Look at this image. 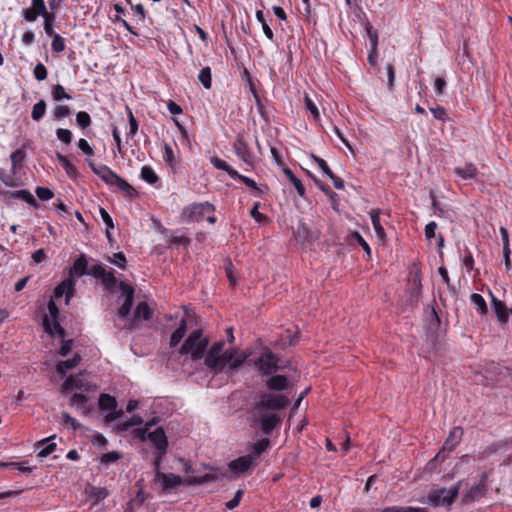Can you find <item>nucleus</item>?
<instances>
[{
    "label": "nucleus",
    "instance_id": "79ce46f5",
    "mask_svg": "<svg viewBox=\"0 0 512 512\" xmlns=\"http://www.w3.org/2000/svg\"><path fill=\"white\" fill-rule=\"evenodd\" d=\"M71 114V110L67 105H57L53 109V120L60 121Z\"/></svg>",
    "mask_w": 512,
    "mask_h": 512
},
{
    "label": "nucleus",
    "instance_id": "864d4df0",
    "mask_svg": "<svg viewBox=\"0 0 512 512\" xmlns=\"http://www.w3.org/2000/svg\"><path fill=\"white\" fill-rule=\"evenodd\" d=\"M365 29H366V32H367V36H368V38L370 40V44L375 49L376 47H378V34H377V31L373 29V26L369 22L366 23Z\"/></svg>",
    "mask_w": 512,
    "mask_h": 512
},
{
    "label": "nucleus",
    "instance_id": "09e8293b",
    "mask_svg": "<svg viewBox=\"0 0 512 512\" xmlns=\"http://www.w3.org/2000/svg\"><path fill=\"white\" fill-rule=\"evenodd\" d=\"M122 458V455L117 451H111L101 456L100 461L102 464L108 465L115 463Z\"/></svg>",
    "mask_w": 512,
    "mask_h": 512
},
{
    "label": "nucleus",
    "instance_id": "6e6552de",
    "mask_svg": "<svg viewBox=\"0 0 512 512\" xmlns=\"http://www.w3.org/2000/svg\"><path fill=\"white\" fill-rule=\"evenodd\" d=\"M264 384L268 393L282 394L281 392L291 389L293 384L287 376L282 374H272L265 381Z\"/></svg>",
    "mask_w": 512,
    "mask_h": 512
},
{
    "label": "nucleus",
    "instance_id": "ddd939ff",
    "mask_svg": "<svg viewBox=\"0 0 512 512\" xmlns=\"http://www.w3.org/2000/svg\"><path fill=\"white\" fill-rule=\"evenodd\" d=\"M147 438L154 444L159 452H162V454L167 453L168 440L162 427H158L153 432H149Z\"/></svg>",
    "mask_w": 512,
    "mask_h": 512
},
{
    "label": "nucleus",
    "instance_id": "c756f323",
    "mask_svg": "<svg viewBox=\"0 0 512 512\" xmlns=\"http://www.w3.org/2000/svg\"><path fill=\"white\" fill-rule=\"evenodd\" d=\"M283 173L287 176L289 181L293 184L300 197L305 198L306 190L302 182L294 175L292 170L288 167L283 168Z\"/></svg>",
    "mask_w": 512,
    "mask_h": 512
},
{
    "label": "nucleus",
    "instance_id": "7c9ffc66",
    "mask_svg": "<svg viewBox=\"0 0 512 512\" xmlns=\"http://www.w3.org/2000/svg\"><path fill=\"white\" fill-rule=\"evenodd\" d=\"M56 158L69 177H76L77 168L73 163L70 162V160L65 155L57 152Z\"/></svg>",
    "mask_w": 512,
    "mask_h": 512
},
{
    "label": "nucleus",
    "instance_id": "f8f14e48",
    "mask_svg": "<svg viewBox=\"0 0 512 512\" xmlns=\"http://www.w3.org/2000/svg\"><path fill=\"white\" fill-rule=\"evenodd\" d=\"M224 341H217L215 342L209 351L207 352V355L205 357V365L212 369L219 366V360L222 355L223 347H224Z\"/></svg>",
    "mask_w": 512,
    "mask_h": 512
},
{
    "label": "nucleus",
    "instance_id": "0e129e2a",
    "mask_svg": "<svg viewBox=\"0 0 512 512\" xmlns=\"http://www.w3.org/2000/svg\"><path fill=\"white\" fill-rule=\"evenodd\" d=\"M105 272L106 270L101 264H96L93 265L90 269H88L87 275L100 279Z\"/></svg>",
    "mask_w": 512,
    "mask_h": 512
},
{
    "label": "nucleus",
    "instance_id": "393cba45",
    "mask_svg": "<svg viewBox=\"0 0 512 512\" xmlns=\"http://www.w3.org/2000/svg\"><path fill=\"white\" fill-rule=\"evenodd\" d=\"M7 195L10 198L21 199V200L27 202L28 204L32 205L35 208L39 207V204L36 201V199L34 198V196L30 193V191H28L26 189L10 191V192H7Z\"/></svg>",
    "mask_w": 512,
    "mask_h": 512
},
{
    "label": "nucleus",
    "instance_id": "4d7b16f0",
    "mask_svg": "<svg viewBox=\"0 0 512 512\" xmlns=\"http://www.w3.org/2000/svg\"><path fill=\"white\" fill-rule=\"evenodd\" d=\"M35 192H36L37 197L43 201L50 200L54 196L53 191L46 187L39 186L36 188Z\"/></svg>",
    "mask_w": 512,
    "mask_h": 512
},
{
    "label": "nucleus",
    "instance_id": "423d86ee",
    "mask_svg": "<svg viewBox=\"0 0 512 512\" xmlns=\"http://www.w3.org/2000/svg\"><path fill=\"white\" fill-rule=\"evenodd\" d=\"M254 366L261 375L270 376L277 371L283 370L280 365V357L270 350H266L254 361Z\"/></svg>",
    "mask_w": 512,
    "mask_h": 512
},
{
    "label": "nucleus",
    "instance_id": "c85d7f7f",
    "mask_svg": "<svg viewBox=\"0 0 512 512\" xmlns=\"http://www.w3.org/2000/svg\"><path fill=\"white\" fill-rule=\"evenodd\" d=\"M81 361V356L79 354H74L71 359L59 361L56 369L59 374H65V372L69 369L75 368Z\"/></svg>",
    "mask_w": 512,
    "mask_h": 512
},
{
    "label": "nucleus",
    "instance_id": "a19ab883",
    "mask_svg": "<svg viewBox=\"0 0 512 512\" xmlns=\"http://www.w3.org/2000/svg\"><path fill=\"white\" fill-rule=\"evenodd\" d=\"M141 178L149 184H155L158 176L150 166H143L141 169Z\"/></svg>",
    "mask_w": 512,
    "mask_h": 512
},
{
    "label": "nucleus",
    "instance_id": "a211bd4d",
    "mask_svg": "<svg viewBox=\"0 0 512 512\" xmlns=\"http://www.w3.org/2000/svg\"><path fill=\"white\" fill-rule=\"evenodd\" d=\"M492 304L493 309L496 313L497 319L501 324L507 323L510 315L512 314V309H509L505 302L497 299L492 295Z\"/></svg>",
    "mask_w": 512,
    "mask_h": 512
},
{
    "label": "nucleus",
    "instance_id": "bf43d9fd",
    "mask_svg": "<svg viewBox=\"0 0 512 512\" xmlns=\"http://www.w3.org/2000/svg\"><path fill=\"white\" fill-rule=\"evenodd\" d=\"M62 423L63 425H70L73 430H78L81 428V424L65 411L62 412Z\"/></svg>",
    "mask_w": 512,
    "mask_h": 512
},
{
    "label": "nucleus",
    "instance_id": "412c9836",
    "mask_svg": "<svg viewBox=\"0 0 512 512\" xmlns=\"http://www.w3.org/2000/svg\"><path fill=\"white\" fill-rule=\"evenodd\" d=\"M55 438H56V435H53V436H50L48 438H45V439H42V440L36 442L35 446L37 448L44 446L38 452V454H37L38 457L45 458L56 450V447H57L56 443L51 442V440H53Z\"/></svg>",
    "mask_w": 512,
    "mask_h": 512
},
{
    "label": "nucleus",
    "instance_id": "2eb2a0df",
    "mask_svg": "<svg viewBox=\"0 0 512 512\" xmlns=\"http://www.w3.org/2000/svg\"><path fill=\"white\" fill-rule=\"evenodd\" d=\"M295 237L302 243H312L318 239V233L310 229V227L300 222L294 232Z\"/></svg>",
    "mask_w": 512,
    "mask_h": 512
},
{
    "label": "nucleus",
    "instance_id": "338daca9",
    "mask_svg": "<svg viewBox=\"0 0 512 512\" xmlns=\"http://www.w3.org/2000/svg\"><path fill=\"white\" fill-rule=\"evenodd\" d=\"M430 111L432 112L433 116L440 121H445L447 118V113L444 107L437 106L434 108H430Z\"/></svg>",
    "mask_w": 512,
    "mask_h": 512
},
{
    "label": "nucleus",
    "instance_id": "ea45409f",
    "mask_svg": "<svg viewBox=\"0 0 512 512\" xmlns=\"http://www.w3.org/2000/svg\"><path fill=\"white\" fill-rule=\"evenodd\" d=\"M84 387V383L81 379L75 378L73 376H69L66 378L64 383L62 384L63 391H69L73 388L82 389Z\"/></svg>",
    "mask_w": 512,
    "mask_h": 512
},
{
    "label": "nucleus",
    "instance_id": "aec40b11",
    "mask_svg": "<svg viewBox=\"0 0 512 512\" xmlns=\"http://www.w3.org/2000/svg\"><path fill=\"white\" fill-rule=\"evenodd\" d=\"M453 171L463 180H474L478 175L477 167L471 162L465 163L463 167H455Z\"/></svg>",
    "mask_w": 512,
    "mask_h": 512
},
{
    "label": "nucleus",
    "instance_id": "9b49d317",
    "mask_svg": "<svg viewBox=\"0 0 512 512\" xmlns=\"http://www.w3.org/2000/svg\"><path fill=\"white\" fill-rule=\"evenodd\" d=\"M255 460L256 456H253L252 454L241 456L230 461L228 467L233 473L240 475L247 472L252 467Z\"/></svg>",
    "mask_w": 512,
    "mask_h": 512
},
{
    "label": "nucleus",
    "instance_id": "c03bdc74",
    "mask_svg": "<svg viewBox=\"0 0 512 512\" xmlns=\"http://www.w3.org/2000/svg\"><path fill=\"white\" fill-rule=\"evenodd\" d=\"M142 423H143V419L141 416L133 415L127 421H125L121 425H119V430L120 431H128L130 428H132L134 426H139Z\"/></svg>",
    "mask_w": 512,
    "mask_h": 512
},
{
    "label": "nucleus",
    "instance_id": "37998d69",
    "mask_svg": "<svg viewBox=\"0 0 512 512\" xmlns=\"http://www.w3.org/2000/svg\"><path fill=\"white\" fill-rule=\"evenodd\" d=\"M199 81L202 83L204 88L210 89L212 86V78H211V69L210 67H204L201 69L199 76Z\"/></svg>",
    "mask_w": 512,
    "mask_h": 512
},
{
    "label": "nucleus",
    "instance_id": "b1692460",
    "mask_svg": "<svg viewBox=\"0 0 512 512\" xmlns=\"http://www.w3.org/2000/svg\"><path fill=\"white\" fill-rule=\"evenodd\" d=\"M187 332V322L186 319H181L179 326L177 329L171 334L169 345L171 348L176 347Z\"/></svg>",
    "mask_w": 512,
    "mask_h": 512
},
{
    "label": "nucleus",
    "instance_id": "2f4dec72",
    "mask_svg": "<svg viewBox=\"0 0 512 512\" xmlns=\"http://www.w3.org/2000/svg\"><path fill=\"white\" fill-rule=\"evenodd\" d=\"M210 161H211V164L216 169L226 171L227 174L231 178H236V176H238V172L235 169H233L230 165H228L224 160L220 159L219 157L213 156V157H211Z\"/></svg>",
    "mask_w": 512,
    "mask_h": 512
},
{
    "label": "nucleus",
    "instance_id": "20e7f679",
    "mask_svg": "<svg viewBox=\"0 0 512 512\" xmlns=\"http://www.w3.org/2000/svg\"><path fill=\"white\" fill-rule=\"evenodd\" d=\"M209 339L203 336L202 329H196L179 348L180 355H190L193 361L202 359L207 351Z\"/></svg>",
    "mask_w": 512,
    "mask_h": 512
},
{
    "label": "nucleus",
    "instance_id": "bb28decb",
    "mask_svg": "<svg viewBox=\"0 0 512 512\" xmlns=\"http://www.w3.org/2000/svg\"><path fill=\"white\" fill-rule=\"evenodd\" d=\"M214 207L212 204L206 202V203H200V204H194L190 207V214L189 217L192 220L199 221V217L202 216L206 211H213Z\"/></svg>",
    "mask_w": 512,
    "mask_h": 512
},
{
    "label": "nucleus",
    "instance_id": "052dcab7",
    "mask_svg": "<svg viewBox=\"0 0 512 512\" xmlns=\"http://www.w3.org/2000/svg\"><path fill=\"white\" fill-rule=\"evenodd\" d=\"M56 136L61 142L65 143V144H70L72 141V133L68 129H64V128L57 129Z\"/></svg>",
    "mask_w": 512,
    "mask_h": 512
},
{
    "label": "nucleus",
    "instance_id": "49530a36",
    "mask_svg": "<svg viewBox=\"0 0 512 512\" xmlns=\"http://www.w3.org/2000/svg\"><path fill=\"white\" fill-rule=\"evenodd\" d=\"M44 30H45V33L48 35V36H52L54 35V30H53V23L56 19V14L54 12H51L49 13L48 15L44 16Z\"/></svg>",
    "mask_w": 512,
    "mask_h": 512
},
{
    "label": "nucleus",
    "instance_id": "f3484780",
    "mask_svg": "<svg viewBox=\"0 0 512 512\" xmlns=\"http://www.w3.org/2000/svg\"><path fill=\"white\" fill-rule=\"evenodd\" d=\"M233 149L236 155L245 163L252 164L253 157L243 137L238 136L236 138L235 142L233 143Z\"/></svg>",
    "mask_w": 512,
    "mask_h": 512
},
{
    "label": "nucleus",
    "instance_id": "cd10ccee",
    "mask_svg": "<svg viewBox=\"0 0 512 512\" xmlns=\"http://www.w3.org/2000/svg\"><path fill=\"white\" fill-rule=\"evenodd\" d=\"M100 280L105 289L108 290L109 292H114L117 285L119 286V282L114 275L113 269L110 271L106 270V272L104 273V275H102Z\"/></svg>",
    "mask_w": 512,
    "mask_h": 512
},
{
    "label": "nucleus",
    "instance_id": "0eeeda50",
    "mask_svg": "<svg viewBox=\"0 0 512 512\" xmlns=\"http://www.w3.org/2000/svg\"><path fill=\"white\" fill-rule=\"evenodd\" d=\"M248 355L245 353H238V350L235 348H230L224 351L219 360V366L213 368L217 372L224 371L226 365H228L229 369L235 370L243 365L246 361Z\"/></svg>",
    "mask_w": 512,
    "mask_h": 512
},
{
    "label": "nucleus",
    "instance_id": "4be33fe9",
    "mask_svg": "<svg viewBox=\"0 0 512 512\" xmlns=\"http://www.w3.org/2000/svg\"><path fill=\"white\" fill-rule=\"evenodd\" d=\"M87 259L84 254H81L73 263V266L70 268V276L71 277H81L83 275H87Z\"/></svg>",
    "mask_w": 512,
    "mask_h": 512
},
{
    "label": "nucleus",
    "instance_id": "680f3d73",
    "mask_svg": "<svg viewBox=\"0 0 512 512\" xmlns=\"http://www.w3.org/2000/svg\"><path fill=\"white\" fill-rule=\"evenodd\" d=\"M439 459H441V460L445 459V454H443L442 451H439L434 458H432L430 461H428V463L425 466V470L429 471V472L434 471L437 467V463H438Z\"/></svg>",
    "mask_w": 512,
    "mask_h": 512
},
{
    "label": "nucleus",
    "instance_id": "58836bf2",
    "mask_svg": "<svg viewBox=\"0 0 512 512\" xmlns=\"http://www.w3.org/2000/svg\"><path fill=\"white\" fill-rule=\"evenodd\" d=\"M51 95L53 100L61 101L63 99L70 100L72 97L66 92L65 88L61 84H56L52 87Z\"/></svg>",
    "mask_w": 512,
    "mask_h": 512
},
{
    "label": "nucleus",
    "instance_id": "de8ad7c7",
    "mask_svg": "<svg viewBox=\"0 0 512 512\" xmlns=\"http://www.w3.org/2000/svg\"><path fill=\"white\" fill-rule=\"evenodd\" d=\"M11 162H12V170L15 172V169L16 167L21 164V162L24 160L25 158V151L23 148H19L17 150H15L11 156Z\"/></svg>",
    "mask_w": 512,
    "mask_h": 512
},
{
    "label": "nucleus",
    "instance_id": "5701e85b",
    "mask_svg": "<svg viewBox=\"0 0 512 512\" xmlns=\"http://www.w3.org/2000/svg\"><path fill=\"white\" fill-rule=\"evenodd\" d=\"M43 326H44L45 331L52 336L54 334H57L60 338L63 339L66 335L65 329L60 325L58 320L57 319L53 320V323L51 325L50 320L47 315H45L43 318Z\"/></svg>",
    "mask_w": 512,
    "mask_h": 512
},
{
    "label": "nucleus",
    "instance_id": "4c0bfd02",
    "mask_svg": "<svg viewBox=\"0 0 512 512\" xmlns=\"http://www.w3.org/2000/svg\"><path fill=\"white\" fill-rule=\"evenodd\" d=\"M256 19L261 24L265 36L269 40H273L274 33H273L272 29L270 28V26L268 25V23L266 22L263 11H261V10L256 11Z\"/></svg>",
    "mask_w": 512,
    "mask_h": 512
},
{
    "label": "nucleus",
    "instance_id": "f03ea898",
    "mask_svg": "<svg viewBox=\"0 0 512 512\" xmlns=\"http://www.w3.org/2000/svg\"><path fill=\"white\" fill-rule=\"evenodd\" d=\"M217 480V476L212 473H206L201 476H189L186 479H182L180 476L173 473L159 472L158 476L155 477V482H159L162 486V493H168L171 490L179 487L181 484L186 485H202Z\"/></svg>",
    "mask_w": 512,
    "mask_h": 512
},
{
    "label": "nucleus",
    "instance_id": "774afa93",
    "mask_svg": "<svg viewBox=\"0 0 512 512\" xmlns=\"http://www.w3.org/2000/svg\"><path fill=\"white\" fill-rule=\"evenodd\" d=\"M100 215H101L103 222L106 225V229L107 230L113 229L114 228L113 219L104 208H100Z\"/></svg>",
    "mask_w": 512,
    "mask_h": 512
},
{
    "label": "nucleus",
    "instance_id": "c9c22d12",
    "mask_svg": "<svg viewBox=\"0 0 512 512\" xmlns=\"http://www.w3.org/2000/svg\"><path fill=\"white\" fill-rule=\"evenodd\" d=\"M470 300L481 315H484L487 313L488 308H487L486 301L480 294H478V293L471 294Z\"/></svg>",
    "mask_w": 512,
    "mask_h": 512
},
{
    "label": "nucleus",
    "instance_id": "9d476101",
    "mask_svg": "<svg viewBox=\"0 0 512 512\" xmlns=\"http://www.w3.org/2000/svg\"><path fill=\"white\" fill-rule=\"evenodd\" d=\"M153 317V311L149 307L148 303L145 301L139 302L134 311V316L129 322L125 325V328L128 330H133L137 327L138 321L140 319L150 320Z\"/></svg>",
    "mask_w": 512,
    "mask_h": 512
},
{
    "label": "nucleus",
    "instance_id": "f704fd0d",
    "mask_svg": "<svg viewBox=\"0 0 512 512\" xmlns=\"http://www.w3.org/2000/svg\"><path fill=\"white\" fill-rule=\"evenodd\" d=\"M370 217H371V221H372L373 227L375 229V232H376L378 238L379 239H384L386 234H385L384 228L382 227V225L380 223V213H379V210H372L370 212Z\"/></svg>",
    "mask_w": 512,
    "mask_h": 512
},
{
    "label": "nucleus",
    "instance_id": "a878e982",
    "mask_svg": "<svg viewBox=\"0 0 512 512\" xmlns=\"http://www.w3.org/2000/svg\"><path fill=\"white\" fill-rule=\"evenodd\" d=\"M86 493L90 498L94 499V505L104 500L109 495V492L106 488L92 485H88L86 488Z\"/></svg>",
    "mask_w": 512,
    "mask_h": 512
},
{
    "label": "nucleus",
    "instance_id": "e433bc0d",
    "mask_svg": "<svg viewBox=\"0 0 512 512\" xmlns=\"http://www.w3.org/2000/svg\"><path fill=\"white\" fill-rule=\"evenodd\" d=\"M46 102L45 100H39L32 109L31 117L34 121H39L45 115L46 112Z\"/></svg>",
    "mask_w": 512,
    "mask_h": 512
},
{
    "label": "nucleus",
    "instance_id": "f257e3e1",
    "mask_svg": "<svg viewBox=\"0 0 512 512\" xmlns=\"http://www.w3.org/2000/svg\"><path fill=\"white\" fill-rule=\"evenodd\" d=\"M290 405V399L285 394H272L258 391L255 396L254 411L259 416L261 430L265 435H271L273 430L281 422V416L277 411Z\"/></svg>",
    "mask_w": 512,
    "mask_h": 512
},
{
    "label": "nucleus",
    "instance_id": "8fccbe9b",
    "mask_svg": "<svg viewBox=\"0 0 512 512\" xmlns=\"http://www.w3.org/2000/svg\"><path fill=\"white\" fill-rule=\"evenodd\" d=\"M32 9L37 13L38 16H46L50 12L47 11L44 0H32Z\"/></svg>",
    "mask_w": 512,
    "mask_h": 512
},
{
    "label": "nucleus",
    "instance_id": "69168bd1",
    "mask_svg": "<svg viewBox=\"0 0 512 512\" xmlns=\"http://www.w3.org/2000/svg\"><path fill=\"white\" fill-rule=\"evenodd\" d=\"M128 118H129V135H131L133 137L138 131L139 124L130 109H128Z\"/></svg>",
    "mask_w": 512,
    "mask_h": 512
},
{
    "label": "nucleus",
    "instance_id": "13d9d810",
    "mask_svg": "<svg viewBox=\"0 0 512 512\" xmlns=\"http://www.w3.org/2000/svg\"><path fill=\"white\" fill-rule=\"evenodd\" d=\"M311 158L313 159V161L315 163H317V165L319 166V168L323 171V173L327 176V177H331V174L333 173L331 171V169L329 168L328 164L326 163V161L314 154H311Z\"/></svg>",
    "mask_w": 512,
    "mask_h": 512
},
{
    "label": "nucleus",
    "instance_id": "dca6fc26",
    "mask_svg": "<svg viewBox=\"0 0 512 512\" xmlns=\"http://www.w3.org/2000/svg\"><path fill=\"white\" fill-rule=\"evenodd\" d=\"M487 491V487H484L482 484H475L467 492L463 494L462 503L470 504L472 502H475L483 498L487 494Z\"/></svg>",
    "mask_w": 512,
    "mask_h": 512
},
{
    "label": "nucleus",
    "instance_id": "6ab92c4d",
    "mask_svg": "<svg viewBox=\"0 0 512 512\" xmlns=\"http://www.w3.org/2000/svg\"><path fill=\"white\" fill-rule=\"evenodd\" d=\"M64 294L66 295V302L68 303L69 300L74 296L73 280H64L54 289V296L56 298H61Z\"/></svg>",
    "mask_w": 512,
    "mask_h": 512
},
{
    "label": "nucleus",
    "instance_id": "1a4fd4ad",
    "mask_svg": "<svg viewBox=\"0 0 512 512\" xmlns=\"http://www.w3.org/2000/svg\"><path fill=\"white\" fill-rule=\"evenodd\" d=\"M119 288L125 294V299L122 305L118 308L117 315L120 319H127L133 306L135 290L124 281L119 282Z\"/></svg>",
    "mask_w": 512,
    "mask_h": 512
},
{
    "label": "nucleus",
    "instance_id": "a18cd8bd",
    "mask_svg": "<svg viewBox=\"0 0 512 512\" xmlns=\"http://www.w3.org/2000/svg\"><path fill=\"white\" fill-rule=\"evenodd\" d=\"M76 123L81 129H86L91 124V117L85 111H80L76 114Z\"/></svg>",
    "mask_w": 512,
    "mask_h": 512
},
{
    "label": "nucleus",
    "instance_id": "7ed1b4c3",
    "mask_svg": "<svg viewBox=\"0 0 512 512\" xmlns=\"http://www.w3.org/2000/svg\"><path fill=\"white\" fill-rule=\"evenodd\" d=\"M88 164L92 171L106 184L116 186L120 191H122L126 196L130 198H134L138 195V192L132 185H130L125 179L116 174L108 166H97L91 161H89Z\"/></svg>",
    "mask_w": 512,
    "mask_h": 512
},
{
    "label": "nucleus",
    "instance_id": "e2e57ef3",
    "mask_svg": "<svg viewBox=\"0 0 512 512\" xmlns=\"http://www.w3.org/2000/svg\"><path fill=\"white\" fill-rule=\"evenodd\" d=\"M305 105H306V108L311 112L313 118L317 121L319 120V110L318 108L316 107V105L314 104V102L307 96L305 95Z\"/></svg>",
    "mask_w": 512,
    "mask_h": 512
},
{
    "label": "nucleus",
    "instance_id": "473e14b6",
    "mask_svg": "<svg viewBox=\"0 0 512 512\" xmlns=\"http://www.w3.org/2000/svg\"><path fill=\"white\" fill-rule=\"evenodd\" d=\"M87 401V396L82 393H74L70 398V404L77 406V408L81 409L84 414L89 412V409L87 408Z\"/></svg>",
    "mask_w": 512,
    "mask_h": 512
},
{
    "label": "nucleus",
    "instance_id": "4468645a",
    "mask_svg": "<svg viewBox=\"0 0 512 512\" xmlns=\"http://www.w3.org/2000/svg\"><path fill=\"white\" fill-rule=\"evenodd\" d=\"M464 431L460 426H455L446 438L444 445L440 451L444 454L446 451L451 452L461 442Z\"/></svg>",
    "mask_w": 512,
    "mask_h": 512
},
{
    "label": "nucleus",
    "instance_id": "72a5a7b5",
    "mask_svg": "<svg viewBox=\"0 0 512 512\" xmlns=\"http://www.w3.org/2000/svg\"><path fill=\"white\" fill-rule=\"evenodd\" d=\"M99 408L101 410H112L117 406L116 398L109 394H101L98 401Z\"/></svg>",
    "mask_w": 512,
    "mask_h": 512
},
{
    "label": "nucleus",
    "instance_id": "3c124183",
    "mask_svg": "<svg viewBox=\"0 0 512 512\" xmlns=\"http://www.w3.org/2000/svg\"><path fill=\"white\" fill-rule=\"evenodd\" d=\"M270 444V441L268 438H264V439H261L259 441H257L255 444H254V454H252L253 456H256V459L268 448Z\"/></svg>",
    "mask_w": 512,
    "mask_h": 512
},
{
    "label": "nucleus",
    "instance_id": "603ef678",
    "mask_svg": "<svg viewBox=\"0 0 512 512\" xmlns=\"http://www.w3.org/2000/svg\"><path fill=\"white\" fill-rule=\"evenodd\" d=\"M51 47L54 52H63L65 50V42L64 39L59 34H54Z\"/></svg>",
    "mask_w": 512,
    "mask_h": 512
},
{
    "label": "nucleus",
    "instance_id": "39448f33",
    "mask_svg": "<svg viewBox=\"0 0 512 512\" xmlns=\"http://www.w3.org/2000/svg\"><path fill=\"white\" fill-rule=\"evenodd\" d=\"M462 481H458L456 484L451 486L449 489L437 488L432 489L428 495V502L435 507H447L449 508L456 500L459 495Z\"/></svg>",
    "mask_w": 512,
    "mask_h": 512
},
{
    "label": "nucleus",
    "instance_id": "5fc2aeb1",
    "mask_svg": "<svg viewBox=\"0 0 512 512\" xmlns=\"http://www.w3.org/2000/svg\"><path fill=\"white\" fill-rule=\"evenodd\" d=\"M34 77L38 81H43L47 78L48 72L47 68L42 63H37L33 70Z\"/></svg>",
    "mask_w": 512,
    "mask_h": 512
},
{
    "label": "nucleus",
    "instance_id": "6e6d98bb",
    "mask_svg": "<svg viewBox=\"0 0 512 512\" xmlns=\"http://www.w3.org/2000/svg\"><path fill=\"white\" fill-rule=\"evenodd\" d=\"M109 261L121 269H126L127 260L123 252L114 253L112 258L109 257Z\"/></svg>",
    "mask_w": 512,
    "mask_h": 512
}]
</instances>
